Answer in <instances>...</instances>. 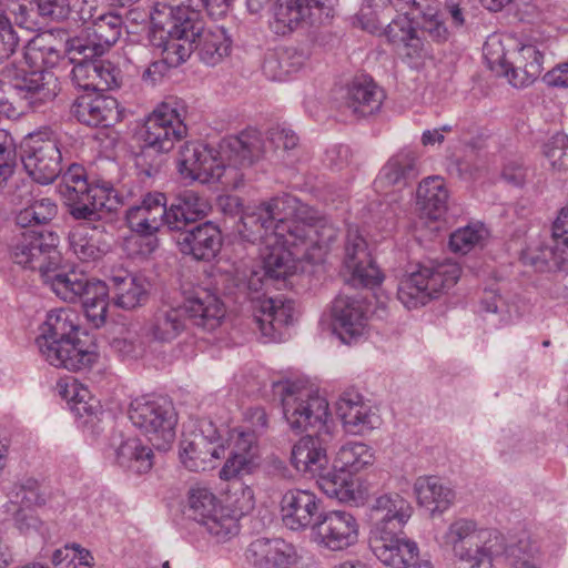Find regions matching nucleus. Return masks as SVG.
I'll return each instance as SVG.
<instances>
[{"instance_id": "f257e3e1", "label": "nucleus", "mask_w": 568, "mask_h": 568, "mask_svg": "<svg viewBox=\"0 0 568 568\" xmlns=\"http://www.w3.org/2000/svg\"><path fill=\"white\" fill-rule=\"evenodd\" d=\"M237 231L244 241L264 246L262 265L240 261L239 265L219 273L216 283L234 303L251 302L262 335L272 342H281L285 328L292 323L294 303L266 297L265 287L293 275L298 262L322 261L336 241L338 230L296 197L283 195L247 207Z\"/></svg>"}, {"instance_id": "f03ea898", "label": "nucleus", "mask_w": 568, "mask_h": 568, "mask_svg": "<svg viewBox=\"0 0 568 568\" xmlns=\"http://www.w3.org/2000/svg\"><path fill=\"white\" fill-rule=\"evenodd\" d=\"M175 7L158 3L150 14L148 38L153 47L162 49V57L178 68L194 51L193 29L199 17L224 11L225 0H178Z\"/></svg>"}, {"instance_id": "7ed1b4c3", "label": "nucleus", "mask_w": 568, "mask_h": 568, "mask_svg": "<svg viewBox=\"0 0 568 568\" xmlns=\"http://www.w3.org/2000/svg\"><path fill=\"white\" fill-rule=\"evenodd\" d=\"M36 344L41 356L52 366L68 371L91 367L98 359L92 345L82 342L79 315L69 307L52 310L47 314Z\"/></svg>"}, {"instance_id": "20e7f679", "label": "nucleus", "mask_w": 568, "mask_h": 568, "mask_svg": "<svg viewBox=\"0 0 568 568\" xmlns=\"http://www.w3.org/2000/svg\"><path fill=\"white\" fill-rule=\"evenodd\" d=\"M59 192L75 220L99 221L103 210L112 212L122 204V196L110 182L90 184L80 164H71L62 174Z\"/></svg>"}, {"instance_id": "39448f33", "label": "nucleus", "mask_w": 568, "mask_h": 568, "mask_svg": "<svg viewBox=\"0 0 568 568\" xmlns=\"http://www.w3.org/2000/svg\"><path fill=\"white\" fill-rule=\"evenodd\" d=\"M281 396L283 415L294 432L327 430L328 402L305 379H286L274 384Z\"/></svg>"}, {"instance_id": "423d86ee", "label": "nucleus", "mask_w": 568, "mask_h": 568, "mask_svg": "<svg viewBox=\"0 0 568 568\" xmlns=\"http://www.w3.org/2000/svg\"><path fill=\"white\" fill-rule=\"evenodd\" d=\"M443 541L457 560L470 568L479 567L485 560H495L506 550V539L500 531L480 527L468 518L452 521Z\"/></svg>"}, {"instance_id": "0eeeda50", "label": "nucleus", "mask_w": 568, "mask_h": 568, "mask_svg": "<svg viewBox=\"0 0 568 568\" xmlns=\"http://www.w3.org/2000/svg\"><path fill=\"white\" fill-rule=\"evenodd\" d=\"M542 43L527 39L521 43L509 61L499 41L490 39L484 47L485 57L493 71L508 79L515 88L532 84L541 74L544 67Z\"/></svg>"}, {"instance_id": "6e6552de", "label": "nucleus", "mask_w": 568, "mask_h": 568, "mask_svg": "<svg viewBox=\"0 0 568 568\" xmlns=\"http://www.w3.org/2000/svg\"><path fill=\"white\" fill-rule=\"evenodd\" d=\"M0 83L13 90L32 110L52 102L60 91L58 78L50 71L31 69L27 62H9L0 70Z\"/></svg>"}, {"instance_id": "1a4fd4ad", "label": "nucleus", "mask_w": 568, "mask_h": 568, "mask_svg": "<svg viewBox=\"0 0 568 568\" xmlns=\"http://www.w3.org/2000/svg\"><path fill=\"white\" fill-rule=\"evenodd\" d=\"M298 144L296 133L285 126L275 125L267 131L266 140L255 129L242 131L239 135L229 136L222 148L230 161L235 165L251 166L261 159L266 158L271 150H292Z\"/></svg>"}, {"instance_id": "9d476101", "label": "nucleus", "mask_w": 568, "mask_h": 568, "mask_svg": "<svg viewBox=\"0 0 568 568\" xmlns=\"http://www.w3.org/2000/svg\"><path fill=\"white\" fill-rule=\"evenodd\" d=\"M131 423L160 450H166L175 438L176 414L165 398L142 396L131 402Z\"/></svg>"}, {"instance_id": "9b49d317", "label": "nucleus", "mask_w": 568, "mask_h": 568, "mask_svg": "<svg viewBox=\"0 0 568 568\" xmlns=\"http://www.w3.org/2000/svg\"><path fill=\"white\" fill-rule=\"evenodd\" d=\"M460 276V267L456 263H438L422 265L416 272L404 278L397 296L407 308L425 305L437 294L453 287Z\"/></svg>"}, {"instance_id": "f8f14e48", "label": "nucleus", "mask_w": 568, "mask_h": 568, "mask_svg": "<svg viewBox=\"0 0 568 568\" xmlns=\"http://www.w3.org/2000/svg\"><path fill=\"white\" fill-rule=\"evenodd\" d=\"M224 139L220 145L221 152L206 144L186 142L179 151L176 159L178 172L183 180L190 182L211 183L221 181L229 168L237 165L230 161L223 151ZM239 168H241L239 165Z\"/></svg>"}, {"instance_id": "ddd939ff", "label": "nucleus", "mask_w": 568, "mask_h": 568, "mask_svg": "<svg viewBox=\"0 0 568 568\" xmlns=\"http://www.w3.org/2000/svg\"><path fill=\"white\" fill-rule=\"evenodd\" d=\"M61 143L51 130L32 133L22 146L21 162L39 184L52 183L62 171Z\"/></svg>"}, {"instance_id": "4468645a", "label": "nucleus", "mask_w": 568, "mask_h": 568, "mask_svg": "<svg viewBox=\"0 0 568 568\" xmlns=\"http://www.w3.org/2000/svg\"><path fill=\"white\" fill-rule=\"evenodd\" d=\"M83 3L80 9V19L84 22L93 20L92 27L88 28L87 37L69 39V53L72 57L77 54L101 57L120 39L122 18L119 14L104 13L94 19L92 13L94 0H84Z\"/></svg>"}, {"instance_id": "2eb2a0df", "label": "nucleus", "mask_w": 568, "mask_h": 568, "mask_svg": "<svg viewBox=\"0 0 568 568\" xmlns=\"http://www.w3.org/2000/svg\"><path fill=\"white\" fill-rule=\"evenodd\" d=\"M239 264L240 262H234L225 268H217L211 275L209 283L197 285L186 293L182 306L185 310L187 320L192 321L194 325L211 331L221 324L225 316V306L220 295L233 302L234 300L222 292L216 283V276L219 273L226 272L232 266Z\"/></svg>"}, {"instance_id": "dca6fc26", "label": "nucleus", "mask_w": 568, "mask_h": 568, "mask_svg": "<svg viewBox=\"0 0 568 568\" xmlns=\"http://www.w3.org/2000/svg\"><path fill=\"white\" fill-rule=\"evenodd\" d=\"M187 128L176 102L161 103L145 120L140 136L145 150L166 153L185 138Z\"/></svg>"}, {"instance_id": "f3484780", "label": "nucleus", "mask_w": 568, "mask_h": 568, "mask_svg": "<svg viewBox=\"0 0 568 568\" xmlns=\"http://www.w3.org/2000/svg\"><path fill=\"white\" fill-rule=\"evenodd\" d=\"M387 8L398 13L385 29L387 41L400 55L415 62L425 52L424 41L417 36L415 27V19L422 10L419 4L415 0H387Z\"/></svg>"}, {"instance_id": "a211bd4d", "label": "nucleus", "mask_w": 568, "mask_h": 568, "mask_svg": "<svg viewBox=\"0 0 568 568\" xmlns=\"http://www.w3.org/2000/svg\"><path fill=\"white\" fill-rule=\"evenodd\" d=\"M16 264L31 271H38L40 277L50 265H59L62 261L58 251V236L48 231H24L16 239L11 251Z\"/></svg>"}, {"instance_id": "6ab92c4d", "label": "nucleus", "mask_w": 568, "mask_h": 568, "mask_svg": "<svg viewBox=\"0 0 568 568\" xmlns=\"http://www.w3.org/2000/svg\"><path fill=\"white\" fill-rule=\"evenodd\" d=\"M551 232V245L534 240L523 250V264L531 266L535 271L545 272L561 268L568 263V207L559 212Z\"/></svg>"}, {"instance_id": "aec40b11", "label": "nucleus", "mask_w": 568, "mask_h": 568, "mask_svg": "<svg viewBox=\"0 0 568 568\" xmlns=\"http://www.w3.org/2000/svg\"><path fill=\"white\" fill-rule=\"evenodd\" d=\"M315 542L331 551H342L358 540V523L356 518L344 510L321 513L312 526Z\"/></svg>"}, {"instance_id": "412c9836", "label": "nucleus", "mask_w": 568, "mask_h": 568, "mask_svg": "<svg viewBox=\"0 0 568 568\" xmlns=\"http://www.w3.org/2000/svg\"><path fill=\"white\" fill-rule=\"evenodd\" d=\"M337 0H276L273 29L277 34H286L307 20L313 24L322 16L333 17Z\"/></svg>"}, {"instance_id": "4be33fe9", "label": "nucleus", "mask_w": 568, "mask_h": 568, "mask_svg": "<svg viewBox=\"0 0 568 568\" xmlns=\"http://www.w3.org/2000/svg\"><path fill=\"white\" fill-rule=\"evenodd\" d=\"M369 304L359 295H338L332 304L334 333L345 344L362 337L367 327Z\"/></svg>"}, {"instance_id": "5701e85b", "label": "nucleus", "mask_w": 568, "mask_h": 568, "mask_svg": "<svg viewBox=\"0 0 568 568\" xmlns=\"http://www.w3.org/2000/svg\"><path fill=\"white\" fill-rule=\"evenodd\" d=\"M321 499L311 490L291 488L280 500V514L283 525L293 531L312 529L321 515Z\"/></svg>"}, {"instance_id": "b1692460", "label": "nucleus", "mask_w": 568, "mask_h": 568, "mask_svg": "<svg viewBox=\"0 0 568 568\" xmlns=\"http://www.w3.org/2000/svg\"><path fill=\"white\" fill-rule=\"evenodd\" d=\"M343 263L355 284L374 287L383 281V275L371 256L367 243L357 229L351 227L347 231Z\"/></svg>"}, {"instance_id": "393cba45", "label": "nucleus", "mask_w": 568, "mask_h": 568, "mask_svg": "<svg viewBox=\"0 0 568 568\" xmlns=\"http://www.w3.org/2000/svg\"><path fill=\"white\" fill-rule=\"evenodd\" d=\"M229 457L220 470V478L230 480L251 474L257 466V437L255 430L234 428L229 432Z\"/></svg>"}, {"instance_id": "a878e982", "label": "nucleus", "mask_w": 568, "mask_h": 568, "mask_svg": "<svg viewBox=\"0 0 568 568\" xmlns=\"http://www.w3.org/2000/svg\"><path fill=\"white\" fill-rule=\"evenodd\" d=\"M413 514L410 503L397 493L381 495L371 507V534L402 532Z\"/></svg>"}, {"instance_id": "bb28decb", "label": "nucleus", "mask_w": 568, "mask_h": 568, "mask_svg": "<svg viewBox=\"0 0 568 568\" xmlns=\"http://www.w3.org/2000/svg\"><path fill=\"white\" fill-rule=\"evenodd\" d=\"M175 242L181 253L197 261H211L220 252L223 240L220 227L206 221L179 232Z\"/></svg>"}, {"instance_id": "cd10ccee", "label": "nucleus", "mask_w": 568, "mask_h": 568, "mask_svg": "<svg viewBox=\"0 0 568 568\" xmlns=\"http://www.w3.org/2000/svg\"><path fill=\"white\" fill-rule=\"evenodd\" d=\"M245 559L254 568H293L300 556L284 539L257 538L246 548Z\"/></svg>"}, {"instance_id": "c85d7f7f", "label": "nucleus", "mask_w": 568, "mask_h": 568, "mask_svg": "<svg viewBox=\"0 0 568 568\" xmlns=\"http://www.w3.org/2000/svg\"><path fill=\"white\" fill-rule=\"evenodd\" d=\"M369 547L374 556L390 568H409L419 552L417 544L406 538L403 531L371 534Z\"/></svg>"}, {"instance_id": "c756f323", "label": "nucleus", "mask_w": 568, "mask_h": 568, "mask_svg": "<svg viewBox=\"0 0 568 568\" xmlns=\"http://www.w3.org/2000/svg\"><path fill=\"white\" fill-rule=\"evenodd\" d=\"M335 409L345 432L349 434H364L377 427L379 423V417L355 389L343 392L335 404Z\"/></svg>"}, {"instance_id": "7c9ffc66", "label": "nucleus", "mask_w": 568, "mask_h": 568, "mask_svg": "<svg viewBox=\"0 0 568 568\" xmlns=\"http://www.w3.org/2000/svg\"><path fill=\"white\" fill-rule=\"evenodd\" d=\"M166 196L163 193H148L139 205L131 206L125 214L128 226L136 234L158 233L166 225Z\"/></svg>"}, {"instance_id": "2f4dec72", "label": "nucleus", "mask_w": 568, "mask_h": 568, "mask_svg": "<svg viewBox=\"0 0 568 568\" xmlns=\"http://www.w3.org/2000/svg\"><path fill=\"white\" fill-rule=\"evenodd\" d=\"M210 210L207 201L192 190L179 193L166 204V226L171 231L182 232L203 219Z\"/></svg>"}, {"instance_id": "473e14b6", "label": "nucleus", "mask_w": 568, "mask_h": 568, "mask_svg": "<svg viewBox=\"0 0 568 568\" xmlns=\"http://www.w3.org/2000/svg\"><path fill=\"white\" fill-rule=\"evenodd\" d=\"M186 313L182 304L162 302L145 325V333L152 339L170 343L186 328Z\"/></svg>"}, {"instance_id": "72a5a7b5", "label": "nucleus", "mask_w": 568, "mask_h": 568, "mask_svg": "<svg viewBox=\"0 0 568 568\" xmlns=\"http://www.w3.org/2000/svg\"><path fill=\"white\" fill-rule=\"evenodd\" d=\"M111 302L114 306L132 311L146 304L149 286L144 278L129 271L118 270L109 277Z\"/></svg>"}, {"instance_id": "f704fd0d", "label": "nucleus", "mask_w": 568, "mask_h": 568, "mask_svg": "<svg viewBox=\"0 0 568 568\" xmlns=\"http://www.w3.org/2000/svg\"><path fill=\"white\" fill-rule=\"evenodd\" d=\"M385 93L372 78L362 75L353 79L344 97L345 108L356 118H366L379 111Z\"/></svg>"}, {"instance_id": "c9c22d12", "label": "nucleus", "mask_w": 568, "mask_h": 568, "mask_svg": "<svg viewBox=\"0 0 568 568\" xmlns=\"http://www.w3.org/2000/svg\"><path fill=\"white\" fill-rule=\"evenodd\" d=\"M71 112L88 126H110L119 121L118 101L106 95H82L72 104Z\"/></svg>"}, {"instance_id": "e433bc0d", "label": "nucleus", "mask_w": 568, "mask_h": 568, "mask_svg": "<svg viewBox=\"0 0 568 568\" xmlns=\"http://www.w3.org/2000/svg\"><path fill=\"white\" fill-rule=\"evenodd\" d=\"M20 201L14 212L17 226L26 231H42L58 214L54 200L47 196H34L30 191L19 195Z\"/></svg>"}, {"instance_id": "4c0bfd02", "label": "nucleus", "mask_w": 568, "mask_h": 568, "mask_svg": "<svg viewBox=\"0 0 568 568\" xmlns=\"http://www.w3.org/2000/svg\"><path fill=\"white\" fill-rule=\"evenodd\" d=\"M321 433L306 435L294 444L291 452V464L293 467L305 475L316 477L325 471L328 465L326 447Z\"/></svg>"}, {"instance_id": "58836bf2", "label": "nucleus", "mask_w": 568, "mask_h": 568, "mask_svg": "<svg viewBox=\"0 0 568 568\" xmlns=\"http://www.w3.org/2000/svg\"><path fill=\"white\" fill-rule=\"evenodd\" d=\"M203 16L199 17V29H193L194 50L200 60L207 65H216L231 51L232 40L223 28L204 29Z\"/></svg>"}, {"instance_id": "ea45409f", "label": "nucleus", "mask_w": 568, "mask_h": 568, "mask_svg": "<svg viewBox=\"0 0 568 568\" xmlns=\"http://www.w3.org/2000/svg\"><path fill=\"white\" fill-rule=\"evenodd\" d=\"M306 52L294 48H278L267 52L263 62V73L273 81H286L305 65Z\"/></svg>"}, {"instance_id": "a19ab883", "label": "nucleus", "mask_w": 568, "mask_h": 568, "mask_svg": "<svg viewBox=\"0 0 568 568\" xmlns=\"http://www.w3.org/2000/svg\"><path fill=\"white\" fill-rule=\"evenodd\" d=\"M69 248L82 262H95L108 251V245L102 242V231L79 224L72 227L68 234Z\"/></svg>"}, {"instance_id": "79ce46f5", "label": "nucleus", "mask_w": 568, "mask_h": 568, "mask_svg": "<svg viewBox=\"0 0 568 568\" xmlns=\"http://www.w3.org/2000/svg\"><path fill=\"white\" fill-rule=\"evenodd\" d=\"M417 503L432 513H444L454 503L455 493L436 476H419L414 483Z\"/></svg>"}, {"instance_id": "37998d69", "label": "nucleus", "mask_w": 568, "mask_h": 568, "mask_svg": "<svg viewBox=\"0 0 568 568\" xmlns=\"http://www.w3.org/2000/svg\"><path fill=\"white\" fill-rule=\"evenodd\" d=\"M422 213L430 220L440 219L447 211L449 192L445 180L438 175L424 179L416 192Z\"/></svg>"}, {"instance_id": "c03bdc74", "label": "nucleus", "mask_w": 568, "mask_h": 568, "mask_svg": "<svg viewBox=\"0 0 568 568\" xmlns=\"http://www.w3.org/2000/svg\"><path fill=\"white\" fill-rule=\"evenodd\" d=\"M115 464L133 474H145L153 465L152 449L141 439L131 437L122 440L114 449Z\"/></svg>"}, {"instance_id": "a18cd8bd", "label": "nucleus", "mask_w": 568, "mask_h": 568, "mask_svg": "<svg viewBox=\"0 0 568 568\" xmlns=\"http://www.w3.org/2000/svg\"><path fill=\"white\" fill-rule=\"evenodd\" d=\"M418 174L416 154L412 150H400L381 170L375 186L406 185Z\"/></svg>"}, {"instance_id": "49530a36", "label": "nucleus", "mask_w": 568, "mask_h": 568, "mask_svg": "<svg viewBox=\"0 0 568 568\" xmlns=\"http://www.w3.org/2000/svg\"><path fill=\"white\" fill-rule=\"evenodd\" d=\"M41 278L58 297L70 303L78 302L80 292L87 285V276L83 273L74 270L64 272L61 268V263L54 266L50 265Z\"/></svg>"}, {"instance_id": "de8ad7c7", "label": "nucleus", "mask_w": 568, "mask_h": 568, "mask_svg": "<svg viewBox=\"0 0 568 568\" xmlns=\"http://www.w3.org/2000/svg\"><path fill=\"white\" fill-rule=\"evenodd\" d=\"M316 478L318 487L329 498L346 504H357L362 498L357 481L347 473H341L334 467L333 470L326 468Z\"/></svg>"}, {"instance_id": "09e8293b", "label": "nucleus", "mask_w": 568, "mask_h": 568, "mask_svg": "<svg viewBox=\"0 0 568 568\" xmlns=\"http://www.w3.org/2000/svg\"><path fill=\"white\" fill-rule=\"evenodd\" d=\"M110 295V282L90 280L87 277V285L80 292L78 302H81L88 320L99 327L105 322Z\"/></svg>"}, {"instance_id": "8fccbe9b", "label": "nucleus", "mask_w": 568, "mask_h": 568, "mask_svg": "<svg viewBox=\"0 0 568 568\" xmlns=\"http://www.w3.org/2000/svg\"><path fill=\"white\" fill-rule=\"evenodd\" d=\"M62 394L72 404L71 409L74 414L84 418L85 427L94 426L97 422L101 420L100 416L103 415V410L99 400L92 397L90 390L77 379L67 383Z\"/></svg>"}, {"instance_id": "3c124183", "label": "nucleus", "mask_w": 568, "mask_h": 568, "mask_svg": "<svg viewBox=\"0 0 568 568\" xmlns=\"http://www.w3.org/2000/svg\"><path fill=\"white\" fill-rule=\"evenodd\" d=\"M375 456L373 449L359 442H349L343 445L336 453L333 467L341 473L355 475L372 466Z\"/></svg>"}, {"instance_id": "603ef678", "label": "nucleus", "mask_w": 568, "mask_h": 568, "mask_svg": "<svg viewBox=\"0 0 568 568\" xmlns=\"http://www.w3.org/2000/svg\"><path fill=\"white\" fill-rule=\"evenodd\" d=\"M480 310L499 315V322L510 324L519 320L527 310V304L519 297L506 301L494 290H485L480 300Z\"/></svg>"}, {"instance_id": "864d4df0", "label": "nucleus", "mask_w": 568, "mask_h": 568, "mask_svg": "<svg viewBox=\"0 0 568 568\" xmlns=\"http://www.w3.org/2000/svg\"><path fill=\"white\" fill-rule=\"evenodd\" d=\"M47 500V487L32 477L22 478L11 491V503L18 504L19 508L33 509V507L44 506Z\"/></svg>"}, {"instance_id": "5fc2aeb1", "label": "nucleus", "mask_w": 568, "mask_h": 568, "mask_svg": "<svg viewBox=\"0 0 568 568\" xmlns=\"http://www.w3.org/2000/svg\"><path fill=\"white\" fill-rule=\"evenodd\" d=\"M217 542H225L240 530L237 518L229 509L220 507L200 524Z\"/></svg>"}, {"instance_id": "6e6d98bb", "label": "nucleus", "mask_w": 568, "mask_h": 568, "mask_svg": "<svg viewBox=\"0 0 568 568\" xmlns=\"http://www.w3.org/2000/svg\"><path fill=\"white\" fill-rule=\"evenodd\" d=\"M64 53L68 60L73 64L71 71L72 82L84 91L95 92V79H97V59L95 57H84L83 54H77L72 57L69 53V40L65 43Z\"/></svg>"}, {"instance_id": "4d7b16f0", "label": "nucleus", "mask_w": 568, "mask_h": 568, "mask_svg": "<svg viewBox=\"0 0 568 568\" xmlns=\"http://www.w3.org/2000/svg\"><path fill=\"white\" fill-rule=\"evenodd\" d=\"M515 568H538L540 566V550L536 541L521 538L517 544L507 546L501 556Z\"/></svg>"}, {"instance_id": "13d9d810", "label": "nucleus", "mask_w": 568, "mask_h": 568, "mask_svg": "<svg viewBox=\"0 0 568 568\" xmlns=\"http://www.w3.org/2000/svg\"><path fill=\"white\" fill-rule=\"evenodd\" d=\"M49 36H39L31 40L27 47L26 60H30L33 63H40L45 69H52L57 67L61 59L67 58L65 53L55 47L47 43Z\"/></svg>"}, {"instance_id": "bf43d9fd", "label": "nucleus", "mask_w": 568, "mask_h": 568, "mask_svg": "<svg viewBox=\"0 0 568 568\" xmlns=\"http://www.w3.org/2000/svg\"><path fill=\"white\" fill-rule=\"evenodd\" d=\"M190 517L196 523L202 524L211 514L215 513L221 506L212 491L205 487L191 488L189 493Z\"/></svg>"}, {"instance_id": "052dcab7", "label": "nucleus", "mask_w": 568, "mask_h": 568, "mask_svg": "<svg viewBox=\"0 0 568 568\" xmlns=\"http://www.w3.org/2000/svg\"><path fill=\"white\" fill-rule=\"evenodd\" d=\"M487 235V230L481 223L469 224L456 230L449 239L452 251L467 253L475 245L479 244Z\"/></svg>"}, {"instance_id": "680f3d73", "label": "nucleus", "mask_w": 568, "mask_h": 568, "mask_svg": "<svg viewBox=\"0 0 568 568\" xmlns=\"http://www.w3.org/2000/svg\"><path fill=\"white\" fill-rule=\"evenodd\" d=\"M417 16L415 27L420 39L419 32L427 34L436 42H444L448 39L449 32L436 12H433L430 9L428 11L420 10Z\"/></svg>"}, {"instance_id": "e2e57ef3", "label": "nucleus", "mask_w": 568, "mask_h": 568, "mask_svg": "<svg viewBox=\"0 0 568 568\" xmlns=\"http://www.w3.org/2000/svg\"><path fill=\"white\" fill-rule=\"evenodd\" d=\"M545 156L552 169H568V135L562 132L554 134L545 144Z\"/></svg>"}, {"instance_id": "0e129e2a", "label": "nucleus", "mask_w": 568, "mask_h": 568, "mask_svg": "<svg viewBox=\"0 0 568 568\" xmlns=\"http://www.w3.org/2000/svg\"><path fill=\"white\" fill-rule=\"evenodd\" d=\"M16 166L17 151L13 139L6 133H0V189L13 174Z\"/></svg>"}, {"instance_id": "69168bd1", "label": "nucleus", "mask_w": 568, "mask_h": 568, "mask_svg": "<svg viewBox=\"0 0 568 568\" xmlns=\"http://www.w3.org/2000/svg\"><path fill=\"white\" fill-rule=\"evenodd\" d=\"M120 82L121 70L108 60L97 59L95 92L116 89Z\"/></svg>"}, {"instance_id": "338daca9", "label": "nucleus", "mask_w": 568, "mask_h": 568, "mask_svg": "<svg viewBox=\"0 0 568 568\" xmlns=\"http://www.w3.org/2000/svg\"><path fill=\"white\" fill-rule=\"evenodd\" d=\"M18 43L19 37L10 19L0 8V62H3L14 53Z\"/></svg>"}, {"instance_id": "774afa93", "label": "nucleus", "mask_w": 568, "mask_h": 568, "mask_svg": "<svg viewBox=\"0 0 568 568\" xmlns=\"http://www.w3.org/2000/svg\"><path fill=\"white\" fill-rule=\"evenodd\" d=\"M222 429L211 418L203 417L197 422L196 429L190 434L193 437V445L221 444Z\"/></svg>"}]
</instances>
